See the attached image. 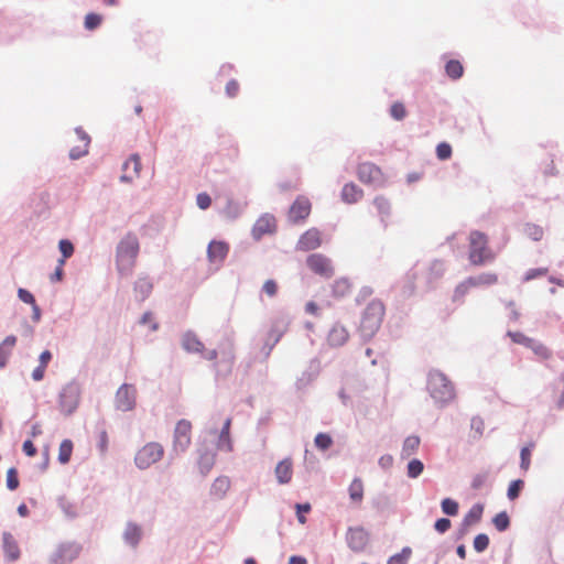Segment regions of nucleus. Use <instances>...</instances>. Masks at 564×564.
I'll return each instance as SVG.
<instances>
[{"label":"nucleus","mask_w":564,"mask_h":564,"mask_svg":"<svg viewBox=\"0 0 564 564\" xmlns=\"http://www.w3.org/2000/svg\"><path fill=\"white\" fill-rule=\"evenodd\" d=\"M426 389L435 404L443 408L455 398V387L447 376L437 369L427 373Z\"/></svg>","instance_id":"f257e3e1"},{"label":"nucleus","mask_w":564,"mask_h":564,"mask_svg":"<svg viewBox=\"0 0 564 564\" xmlns=\"http://www.w3.org/2000/svg\"><path fill=\"white\" fill-rule=\"evenodd\" d=\"M140 245L135 235L127 234L116 248V267L121 275H130L139 254Z\"/></svg>","instance_id":"f03ea898"},{"label":"nucleus","mask_w":564,"mask_h":564,"mask_svg":"<svg viewBox=\"0 0 564 564\" xmlns=\"http://www.w3.org/2000/svg\"><path fill=\"white\" fill-rule=\"evenodd\" d=\"M384 316V306L381 301L372 300L362 312L359 333L361 338L370 340L379 330Z\"/></svg>","instance_id":"7ed1b4c3"},{"label":"nucleus","mask_w":564,"mask_h":564,"mask_svg":"<svg viewBox=\"0 0 564 564\" xmlns=\"http://www.w3.org/2000/svg\"><path fill=\"white\" fill-rule=\"evenodd\" d=\"M80 397V383L76 379L67 382L58 393V406L61 412L66 416L72 415L79 405Z\"/></svg>","instance_id":"20e7f679"},{"label":"nucleus","mask_w":564,"mask_h":564,"mask_svg":"<svg viewBox=\"0 0 564 564\" xmlns=\"http://www.w3.org/2000/svg\"><path fill=\"white\" fill-rule=\"evenodd\" d=\"M446 271V265L443 260L434 259L429 264L423 265L420 271L411 270L408 273L409 279H422L429 289H433L435 283L441 280Z\"/></svg>","instance_id":"39448f33"},{"label":"nucleus","mask_w":564,"mask_h":564,"mask_svg":"<svg viewBox=\"0 0 564 564\" xmlns=\"http://www.w3.org/2000/svg\"><path fill=\"white\" fill-rule=\"evenodd\" d=\"M191 431L192 424L189 421L182 419L176 423L173 434V448L170 453L171 459L174 458V455L178 456L188 449L191 445Z\"/></svg>","instance_id":"423d86ee"},{"label":"nucleus","mask_w":564,"mask_h":564,"mask_svg":"<svg viewBox=\"0 0 564 564\" xmlns=\"http://www.w3.org/2000/svg\"><path fill=\"white\" fill-rule=\"evenodd\" d=\"M164 454V448L160 443L150 442L138 451L134 457L135 466L141 469H148L158 463Z\"/></svg>","instance_id":"0eeeda50"},{"label":"nucleus","mask_w":564,"mask_h":564,"mask_svg":"<svg viewBox=\"0 0 564 564\" xmlns=\"http://www.w3.org/2000/svg\"><path fill=\"white\" fill-rule=\"evenodd\" d=\"M288 321L285 317H280L273 319L270 330L268 333L267 340L264 341L261 352L263 355V359L267 360L271 355L275 345L281 340L283 334L286 330Z\"/></svg>","instance_id":"6e6552de"},{"label":"nucleus","mask_w":564,"mask_h":564,"mask_svg":"<svg viewBox=\"0 0 564 564\" xmlns=\"http://www.w3.org/2000/svg\"><path fill=\"white\" fill-rule=\"evenodd\" d=\"M469 260L475 265H482L487 257L485 254L487 250V237L480 231H471L469 236Z\"/></svg>","instance_id":"1a4fd4ad"},{"label":"nucleus","mask_w":564,"mask_h":564,"mask_svg":"<svg viewBox=\"0 0 564 564\" xmlns=\"http://www.w3.org/2000/svg\"><path fill=\"white\" fill-rule=\"evenodd\" d=\"M370 541V533L361 525L349 527L346 532L347 546L355 553L364 552Z\"/></svg>","instance_id":"9d476101"},{"label":"nucleus","mask_w":564,"mask_h":564,"mask_svg":"<svg viewBox=\"0 0 564 564\" xmlns=\"http://www.w3.org/2000/svg\"><path fill=\"white\" fill-rule=\"evenodd\" d=\"M137 402V390L132 384L123 383L119 387L115 395V406L117 410L128 412L134 409Z\"/></svg>","instance_id":"9b49d317"},{"label":"nucleus","mask_w":564,"mask_h":564,"mask_svg":"<svg viewBox=\"0 0 564 564\" xmlns=\"http://www.w3.org/2000/svg\"><path fill=\"white\" fill-rule=\"evenodd\" d=\"M82 546L75 542L62 543L51 555V564H68L78 557Z\"/></svg>","instance_id":"f8f14e48"},{"label":"nucleus","mask_w":564,"mask_h":564,"mask_svg":"<svg viewBox=\"0 0 564 564\" xmlns=\"http://www.w3.org/2000/svg\"><path fill=\"white\" fill-rule=\"evenodd\" d=\"M308 269L324 278H330L334 274L332 260L322 253H312L306 259Z\"/></svg>","instance_id":"ddd939ff"},{"label":"nucleus","mask_w":564,"mask_h":564,"mask_svg":"<svg viewBox=\"0 0 564 564\" xmlns=\"http://www.w3.org/2000/svg\"><path fill=\"white\" fill-rule=\"evenodd\" d=\"M357 175L360 182L373 186L382 184V172L379 166L371 162H364L358 165Z\"/></svg>","instance_id":"4468645a"},{"label":"nucleus","mask_w":564,"mask_h":564,"mask_svg":"<svg viewBox=\"0 0 564 564\" xmlns=\"http://www.w3.org/2000/svg\"><path fill=\"white\" fill-rule=\"evenodd\" d=\"M275 230V218L273 215L267 213L257 219L252 227L251 236L256 241H259L264 235L274 234Z\"/></svg>","instance_id":"2eb2a0df"},{"label":"nucleus","mask_w":564,"mask_h":564,"mask_svg":"<svg viewBox=\"0 0 564 564\" xmlns=\"http://www.w3.org/2000/svg\"><path fill=\"white\" fill-rule=\"evenodd\" d=\"M197 466L202 476H206L216 462V451L208 445L202 444L197 448Z\"/></svg>","instance_id":"dca6fc26"},{"label":"nucleus","mask_w":564,"mask_h":564,"mask_svg":"<svg viewBox=\"0 0 564 564\" xmlns=\"http://www.w3.org/2000/svg\"><path fill=\"white\" fill-rule=\"evenodd\" d=\"M322 245L321 232L316 228H311L301 235L296 250L311 251L317 249Z\"/></svg>","instance_id":"f3484780"},{"label":"nucleus","mask_w":564,"mask_h":564,"mask_svg":"<svg viewBox=\"0 0 564 564\" xmlns=\"http://www.w3.org/2000/svg\"><path fill=\"white\" fill-rule=\"evenodd\" d=\"M321 372V361L317 358H313L307 368L302 372L301 377L296 380V388L297 390L305 389L307 386H310L313 381L317 379Z\"/></svg>","instance_id":"a211bd4d"},{"label":"nucleus","mask_w":564,"mask_h":564,"mask_svg":"<svg viewBox=\"0 0 564 564\" xmlns=\"http://www.w3.org/2000/svg\"><path fill=\"white\" fill-rule=\"evenodd\" d=\"M229 252V245L223 240H212L207 247V258L212 263H223Z\"/></svg>","instance_id":"6ab92c4d"},{"label":"nucleus","mask_w":564,"mask_h":564,"mask_svg":"<svg viewBox=\"0 0 564 564\" xmlns=\"http://www.w3.org/2000/svg\"><path fill=\"white\" fill-rule=\"evenodd\" d=\"M181 346L188 354H203L204 344L193 330H186L181 337Z\"/></svg>","instance_id":"aec40b11"},{"label":"nucleus","mask_w":564,"mask_h":564,"mask_svg":"<svg viewBox=\"0 0 564 564\" xmlns=\"http://www.w3.org/2000/svg\"><path fill=\"white\" fill-rule=\"evenodd\" d=\"M311 212V203L306 198H297L290 207V219L293 223L304 220Z\"/></svg>","instance_id":"412c9836"},{"label":"nucleus","mask_w":564,"mask_h":564,"mask_svg":"<svg viewBox=\"0 0 564 564\" xmlns=\"http://www.w3.org/2000/svg\"><path fill=\"white\" fill-rule=\"evenodd\" d=\"M122 539L126 544L131 547H137L142 539V529L138 523L129 521L126 524Z\"/></svg>","instance_id":"4be33fe9"},{"label":"nucleus","mask_w":564,"mask_h":564,"mask_svg":"<svg viewBox=\"0 0 564 564\" xmlns=\"http://www.w3.org/2000/svg\"><path fill=\"white\" fill-rule=\"evenodd\" d=\"M292 459L284 458L278 463L274 474L280 485H286L291 481L293 475Z\"/></svg>","instance_id":"5701e85b"},{"label":"nucleus","mask_w":564,"mask_h":564,"mask_svg":"<svg viewBox=\"0 0 564 564\" xmlns=\"http://www.w3.org/2000/svg\"><path fill=\"white\" fill-rule=\"evenodd\" d=\"M348 337L347 329L339 324H335L328 333L327 341L332 347H340L347 341Z\"/></svg>","instance_id":"b1692460"},{"label":"nucleus","mask_w":564,"mask_h":564,"mask_svg":"<svg viewBox=\"0 0 564 564\" xmlns=\"http://www.w3.org/2000/svg\"><path fill=\"white\" fill-rule=\"evenodd\" d=\"M230 426H231V419L228 417L224 422L223 427L219 432L218 440H217V449L225 451V452L232 451V442L230 438Z\"/></svg>","instance_id":"393cba45"},{"label":"nucleus","mask_w":564,"mask_h":564,"mask_svg":"<svg viewBox=\"0 0 564 564\" xmlns=\"http://www.w3.org/2000/svg\"><path fill=\"white\" fill-rule=\"evenodd\" d=\"M134 292L135 296L139 301L143 302L147 300L152 290H153V283L149 276H139L138 280L134 282Z\"/></svg>","instance_id":"a878e982"},{"label":"nucleus","mask_w":564,"mask_h":564,"mask_svg":"<svg viewBox=\"0 0 564 564\" xmlns=\"http://www.w3.org/2000/svg\"><path fill=\"white\" fill-rule=\"evenodd\" d=\"M3 552L10 561H17L20 557L19 546L9 532L2 534Z\"/></svg>","instance_id":"bb28decb"},{"label":"nucleus","mask_w":564,"mask_h":564,"mask_svg":"<svg viewBox=\"0 0 564 564\" xmlns=\"http://www.w3.org/2000/svg\"><path fill=\"white\" fill-rule=\"evenodd\" d=\"M245 207V203L228 197L226 199V205L224 206L221 214L229 219H236L242 214Z\"/></svg>","instance_id":"cd10ccee"},{"label":"nucleus","mask_w":564,"mask_h":564,"mask_svg":"<svg viewBox=\"0 0 564 564\" xmlns=\"http://www.w3.org/2000/svg\"><path fill=\"white\" fill-rule=\"evenodd\" d=\"M230 488V479L227 476L217 477L210 487V496L223 499Z\"/></svg>","instance_id":"c85d7f7f"},{"label":"nucleus","mask_w":564,"mask_h":564,"mask_svg":"<svg viewBox=\"0 0 564 564\" xmlns=\"http://www.w3.org/2000/svg\"><path fill=\"white\" fill-rule=\"evenodd\" d=\"M340 196L343 202L354 204L362 197V189L355 183H347L344 185Z\"/></svg>","instance_id":"c756f323"},{"label":"nucleus","mask_w":564,"mask_h":564,"mask_svg":"<svg viewBox=\"0 0 564 564\" xmlns=\"http://www.w3.org/2000/svg\"><path fill=\"white\" fill-rule=\"evenodd\" d=\"M373 205L376 206V208L380 215V221H381L383 228L386 229L388 227L387 218L391 214L390 202L387 198H384L383 196H377L373 199Z\"/></svg>","instance_id":"7c9ffc66"},{"label":"nucleus","mask_w":564,"mask_h":564,"mask_svg":"<svg viewBox=\"0 0 564 564\" xmlns=\"http://www.w3.org/2000/svg\"><path fill=\"white\" fill-rule=\"evenodd\" d=\"M498 282V275L491 272H482L478 275L468 276V283L476 286L494 285Z\"/></svg>","instance_id":"2f4dec72"},{"label":"nucleus","mask_w":564,"mask_h":564,"mask_svg":"<svg viewBox=\"0 0 564 564\" xmlns=\"http://www.w3.org/2000/svg\"><path fill=\"white\" fill-rule=\"evenodd\" d=\"M57 505L67 519L74 520L78 517L77 506L69 501L65 496H59L57 498Z\"/></svg>","instance_id":"473e14b6"},{"label":"nucleus","mask_w":564,"mask_h":564,"mask_svg":"<svg viewBox=\"0 0 564 564\" xmlns=\"http://www.w3.org/2000/svg\"><path fill=\"white\" fill-rule=\"evenodd\" d=\"M484 512V505L475 503L469 511L464 516L463 521L465 525H473L481 520Z\"/></svg>","instance_id":"72a5a7b5"},{"label":"nucleus","mask_w":564,"mask_h":564,"mask_svg":"<svg viewBox=\"0 0 564 564\" xmlns=\"http://www.w3.org/2000/svg\"><path fill=\"white\" fill-rule=\"evenodd\" d=\"M445 73L451 79L457 80L464 75L463 64L458 59H449L445 64Z\"/></svg>","instance_id":"f704fd0d"},{"label":"nucleus","mask_w":564,"mask_h":564,"mask_svg":"<svg viewBox=\"0 0 564 564\" xmlns=\"http://www.w3.org/2000/svg\"><path fill=\"white\" fill-rule=\"evenodd\" d=\"M421 440L417 435H410L408 436L402 445V452L401 455L403 458H406L413 454L416 453L419 446H420Z\"/></svg>","instance_id":"c9c22d12"},{"label":"nucleus","mask_w":564,"mask_h":564,"mask_svg":"<svg viewBox=\"0 0 564 564\" xmlns=\"http://www.w3.org/2000/svg\"><path fill=\"white\" fill-rule=\"evenodd\" d=\"M73 448H74V444L70 440L66 438V440L62 441V443L59 444L58 457H57L58 462L62 465L69 463L72 453H73Z\"/></svg>","instance_id":"e433bc0d"},{"label":"nucleus","mask_w":564,"mask_h":564,"mask_svg":"<svg viewBox=\"0 0 564 564\" xmlns=\"http://www.w3.org/2000/svg\"><path fill=\"white\" fill-rule=\"evenodd\" d=\"M528 348H530L539 358L549 359L552 356V351L541 341L532 338Z\"/></svg>","instance_id":"4c0bfd02"},{"label":"nucleus","mask_w":564,"mask_h":564,"mask_svg":"<svg viewBox=\"0 0 564 564\" xmlns=\"http://www.w3.org/2000/svg\"><path fill=\"white\" fill-rule=\"evenodd\" d=\"M534 446L535 444L531 442L528 445L523 446L520 451V468L524 471H527L530 468L531 454Z\"/></svg>","instance_id":"58836bf2"},{"label":"nucleus","mask_w":564,"mask_h":564,"mask_svg":"<svg viewBox=\"0 0 564 564\" xmlns=\"http://www.w3.org/2000/svg\"><path fill=\"white\" fill-rule=\"evenodd\" d=\"M350 290V283L348 279L341 278L334 282L332 286L333 295L335 297H344Z\"/></svg>","instance_id":"ea45409f"},{"label":"nucleus","mask_w":564,"mask_h":564,"mask_svg":"<svg viewBox=\"0 0 564 564\" xmlns=\"http://www.w3.org/2000/svg\"><path fill=\"white\" fill-rule=\"evenodd\" d=\"M349 497L352 501H361L364 498V485L360 478H355L349 486Z\"/></svg>","instance_id":"a19ab883"},{"label":"nucleus","mask_w":564,"mask_h":564,"mask_svg":"<svg viewBox=\"0 0 564 564\" xmlns=\"http://www.w3.org/2000/svg\"><path fill=\"white\" fill-rule=\"evenodd\" d=\"M412 554V549L410 546H404L401 552L390 556L387 561V564H408Z\"/></svg>","instance_id":"79ce46f5"},{"label":"nucleus","mask_w":564,"mask_h":564,"mask_svg":"<svg viewBox=\"0 0 564 564\" xmlns=\"http://www.w3.org/2000/svg\"><path fill=\"white\" fill-rule=\"evenodd\" d=\"M492 523L499 532H505L510 527V517L506 511H501L492 518Z\"/></svg>","instance_id":"37998d69"},{"label":"nucleus","mask_w":564,"mask_h":564,"mask_svg":"<svg viewBox=\"0 0 564 564\" xmlns=\"http://www.w3.org/2000/svg\"><path fill=\"white\" fill-rule=\"evenodd\" d=\"M424 470V464L419 458H413L408 463L406 475L409 478H417Z\"/></svg>","instance_id":"c03bdc74"},{"label":"nucleus","mask_w":564,"mask_h":564,"mask_svg":"<svg viewBox=\"0 0 564 564\" xmlns=\"http://www.w3.org/2000/svg\"><path fill=\"white\" fill-rule=\"evenodd\" d=\"M441 509L444 514L448 517H455L458 514L459 505L456 500L452 498H444L441 501Z\"/></svg>","instance_id":"a18cd8bd"},{"label":"nucleus","mask_w":564,"mask_h":564,"mask_svg":"<svg viewBox=\"0 0 564 564\" xmlns=\"http://www.w3.org/2000/svg\"><path fill=\"white\" fill-rule=\"evenodd\" d=\"M523 487H524V481L522 479L512 480L509 484V487L507 490L508 499L511 501L516 500L520 496Z\"/></svg>","instance_id":"49530a36"},{"label":"nucleus","mask_w":564,"mask_h":564,"mask_svg":"<svg viewBox=\"0 0 564 564\" xmlns=\"http://www.w3.org/2000/svg\"><path fill=\"white\" fill-rule=\"evenodd\" d=\"M58 249H59V252L62 253V259L59 260V263H61V265H63L65 262V259L72 257V254L74 253V245L68 239H61L58 242Z\"/></svg>","instance_id":"de8ad7c7"},{"label":"nucleus","mask_w":564,"mask_h":564,"mask_svg":"<svg viewBox=\"0 0 564 564\" xmlns=\"http://www.w3.org/2000/svg\"><path fill=\"white\" fill-rule=\"evenodd\" d=\"M524 234L533 241H540L543 238L542 227L531 223L525 224Z\"/></svg>","instance_id":"09e8293b"},{"label":"nucleus","mask_w":564,"mask_h":564,"mask_svg":"<svg viewBox=\"0 0 564 564\" xmlns=\"http://www.w3.org/2000/svg\"><path fill=\"white\" fill-rule=\"evenodd\" d=\"M6 484H7V488L10 491H13L19 488V486H20L19 473L15 467H11L8 469Z\"/></svg>","instance_id":"8fccbe9b"},{"label":"nucleus","mask_w":564,"mask_h":564,"mask_svg":"<svg viewBox=\"0 0 564 564\" xmlns=\"http://www.w3.org/2000/svg\"><path fill=\"white\" fill-rule=\"evenodd\" d=\"M315 446L321 451H327L333 445V438L327 433H318L314 438Z\"/></svg>","instance_id":"3c124183"},{"label":"nucleus","mask_w":564,"mask_h":564,"mask_svg":"<svg viewBox=\"0 0 564 564\" xmlns=\"http://www.w3.org/2000/svg\"><path fill=\"white\" fill-rule=\"evenodd\" d=\"M489 543V536L486 533H479L475 536L473 546L477 553H482L488 549Z\"/></svg>","instance_id":"603ef678"},{"label":"nucleus","mask_w":564,"mask_h":564,"mask_svg":"<svg viewBox=\"0 0 564 564\" xmlns=\"http://www.w3.org/2000/svg\"><path fill=\"white\" fill-rule=\"evenodd\" d=\"M101 22H102V17L100 14L90 12L85 17L84 25H85L86 30L94 31L97 28H99Z\"/></svg>","instance_id":"864d4df0"},{"label":"nucleus","mask_w":564,"mask_h":564,"mask_svg":"<svg viewBox=\"0 0 564 564\" xmlns=\"http://www.w3.org/2000/svg\"><path fill=\"white\" fill-rule=\"evenodd\" d=\"M390 116L397 120L401 121L406 117V109L402 102H394L390 107Z\"/></svg>","instance_id":"5fc2aeb1"},{"label":"nucleus","mask_w":564,"mask_h":564,"mask_svg":"<svg viewBox=\"0 0 564 564\" xmlns=\"http://www.w3.org/2000/svg\"><path fill=\"white\" fill-rule=\"evenodd\" d=\"M507 336L510 337L513 343L522 345L527 348L532 339L531 337H528L520 332H512V330H508Z\"/></svg>","instance_id":"6e6d98bb"},{"label":"nucleus","mask_w":564,"mask_h":564,"mask_svg":"<svg viewBox=\"0 0 564 564\" xmlns=\"http://www.w3.org/2000/svg\"><path fill=\"white\" fill-rule=\"evenodd\" d=\"M437 159L445 161L452 156V147L447 142H441L436 145Z\"/></svg>","instance_id":"4d7b16f0"},{"label":"nucleus","mask_w":564,"mask_h":564,"mask_svg":"<svg viewBox=\"0 0 564 564\" xmlns=\"http://www.w3.org/2000/svg\"><path fill=\"white\" fill-rule=\"evenodd\" d=\"M311 509H312V507H311V505L308 502L296 503L295 505L296 518H297V521L301 524H305L306 523L305 514L308 513L311 511Z\"/></svg>","instance_id":"13d9d810"},{"label":"nucleus","mask_w":564,"mask_h":564,"mask_svg":"<svg viewBox=\"0 0 564 564\" xmlns=\"http://www.w3.org/2000/svg\"><path fill=\"white\" fill-rule=\"evenodd\" d=\"M470 288H473V285L468 283V278L460 282L454 291V301L464 297Z\"/></svg>","instance_id":"bf43d9fd"},{"label":"nucleus","mask_w":564,"mask_h":564,"mask_svg":"<svg viewBox=\"0 0 564 564\" xmlns=\"http://www.w3.org/2000/svg\"><path fill=\"white\" fill-rule=\"evenodd\" d=\"M547 268L529 269L523 276V281L528 282L539 276H543L547 273Z\"/></svg>","instance_id":"052dcab7"},{"label":"nucleus","mask_w":564,"mask_h":564,"mask_svg":"<svg viewBox=\"0 0 564 564\" xmlns=\"http://www.w3.org/2000/svg\"><path fill=\"white\" fill-rule=\"evenodd\" d=\"M451 525H452V522L448 518H438L434 522L435 531H437L441 534L446 533L449 530Z\"/></svg>","instance_id":"680f3d73"},{"label":"nucleus","mask_w":564,"mask_h":564,"mask_svg":"<svg viewBox=\"0 0 564 564\" xmlns=\"http://www.w3.org/2000/svg\"><path fill=\"white\" fill-rule=\"evenodd\" d=\"M18 297L25 304H34L36 303L34 295L26 289L19 288L18 289Z\"/></svg>","instance_id":"e2e57ef3"},{"label":"nucleus","mask_w":564,"mask_h":564,"mask_svg":"<svg viewBox=\"0 0 564 564\" xmlns=\"http://www.w3.org/2000/svg\"><path fill=\"white\" fill-rule=\"evenodd\" d=\"M470 429L481 436L485 430L484 420L478 415L473 416L470 420Z\"/></svg>","instance_id":"0e129e2a"},{"label":"nucleus","mask_w":564,"mask_h":564,"mask_svg":"<svg viewBox=\"0 0 564 564\" xmlns=\"http://www.w3.org/2000/svg\"><path fill=\"white\" fill-rule=\"evenodd\" d=\"M196 204L200 209L205 210L212 205V198L207 193H199L196 196Z\"/></svg>","instance_id":"69168bd1"},{"label":"nucleus","mask_w":564,"mask_h":564,"mask_svg":"<svg viewBox=\"0 0 564 564\" xmlns=\"http://www.w3.org/2000/svg\"><path fill=\"white\" fill-rule=\"evenodd\" d=\"M372 293H373L372 288L367 286V285H366V286H362V288L359 290V292H358V294H357V296H356V299H355L356 303H357V304H361V303H362V302H365L368 297H370V296L372 295Z\"/></svg>","instance_id":"338daca9"},{"label":"nucleus","mask_w":564,"mask_h":564,"mask_svg":"<svg viewBox=\"0 0 564 564\" xmlns=\"http://www.w3.org/2000/svg\"><path fill=\"white\" fill-rule=\"evenodd\" d=\"M262 291L269 295V296H274L278 292V284L274 280L270 279V280H267L262 286Z\"/></svg>","instance_id":"774afa93"}]
</instances>
